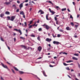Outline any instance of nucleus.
<instances>
[{"label":"nucleus","mask_w":80,"mask_h":80,"mask_svg":"<svg viewBox=\"0 0 80 80\" xmlns=\"http://www.w3.org/2000/svg\"><path fill=\"white\" fill-rule=\"evenodd\" d=\"M42 26L43 27L45 26V27H46V29L47 30H48L50 28V26L48 25H46V23H44V24L42 25Z\"/></svg>","instance_id":"nucleus-1"},{"label":"nucleus","mask_w":80,"mask_h":80,"mask_svg":"<svg viewBox=\"0 0 80 80\" xmlns=\"http://www.w3.org/2000/svg\"><path fill=\"white\" fill-rule=\"evenodd\" d=\"M14 31H16L17 32L18 31L20 33V35L22 34V32H21V30L20 29L18 30L17 29L15 28V29H14Z\"/></svg>","instance_id":"nucleus-2"},{"label":"nucleus","mask_w":80,"mask_h":80,"mask_svg":"<svg viewBox=\"0 0 80 80\" xmlns=\"http://www.w3.org/2000/svg\"><path fill=\"white\" fill-rule=\"evenodd\" d=\"M52 41V39L51 38H47L46 39V41L50 43V42Z\"/></svg>","instance_id":"nucleus-3"},{"label":"nucleus","mask_w":80,"mask_h":80,"mask_svg":"<svg viewBox=\"0 0 80 80\" xmlns=\"http://www.w3.org/2000/svg\"><path fill=\"white\" fill-rule=\"evenodd\" d=\"M40 12H41V14H43L44 13V12L42 10H39L38 12V13H39Z\"/></svg>","instance_id":"nucleus-4"},{"label":"nucleus","mask_w":80,"mask_h":80,"mask_svg":"<svg viewBox=\"0 0 80 80\" xmlns=\"http://www.w3.org/2000/svg\"><path fill=\"white\" fill-rule=\"evenodd\" d=\"M49 12H50L52 14V15H53L55 13V12L53 11H52L50 8H49Z\"/></svg>","instance_id":"nucleus-5"},{"label":"nucleus","mask_w":80,"mask_h":80,"mask_svg":"<svg viewBox=\"0 0 80 80\" xmlns=\"http://www.w3.org/2000/svg\"><path fill=\"white\" fill-rule=\"evenodd\" d=\"M15 18V16H12L11 17V19H10V20L11 21H13L14 20Z\"/></svg>","instance_id":"nucleus-6"},{"label":"nucleus","mask_w":80,"mask_h":80,"mask_svg":"<svg viewBox=\"0 0 80 80\" xmlns=\"http://www.w3.org/2000/svg\"><path fill=\"white\" fill-rule=\"evenodd\" d=\"M53 43L54 44H56V45H58L60 44V42L58 41H53Z\"/></svg>","instance_id":"nucleus-7"},{"label":"nucleus","mask_w":80,"mask_h":80,"mask_svg":"<svg viewBox=\"0 0 80 80\" xmlns=\"http://www.w3.org/2000/svg\"><path fill=\"white\" fill-rule=\"evenodd\" d=\"M66 30L67 31H71L72 30V28H70L69 27H66Z\"/></svg>","instance_id":"nucleus-8"},{"label":"nucleus","mask_w":80,"mask_h":80,"mask_svg":"<svg viewBox=\"0 0 80 80\" xmlns=\"http://www.w3.org/2000/svg\"><path fill=\"white\" fill-rule=\"evenodd\" d=\"M1 65H2L5 68H7L8 69V68L7 67V66H6V65H4V64H3V63H2V62H1Z\"/></svg>","instance_id":"nucleus-9"},{"label":"nucleus","mask_w":80,"mask_h":80,"mask_svg":"<svg viewBox=\"0 0 80 80\" xmlns=\"http://www.w3.org/2000/svg\"><path fill=\"white\" fill-rule=\"evenodd\" d=\"M42 48L41 46H39V47H38V50L39 52H40L42 50Z\"/></svg>","instance_id":"nucleus-10"},{"label":"nucleus","mask_w":80,"mask_h":80,"mask_svg":"<svg viewBox=\"0 0 80 80\" xmlns=\"http://www.w3.org/2000/svg\"><path fill=\"white\" fill-rule=\"evenodd\" d=\"M21 46L22 47V48H23L24 49H27V47L26 46L24 45H21Z\"/></svg>","instance_id":"nucleus-11"},{"label":"nucleus","mask_w":80,"mask_h":80,"mask_svg":"<svg viewBox=\"0 0 80 80\" xmlns=\"http://www.w3.org/2000/svg\"><path fill=\"white\" fill-rule=\"evenodd\" d=\"M48 16H49V14H46V19L48 20H50L49 18H48Z\"/></svg>","instance_id":"nucleus-12"},{"label":"nucleus","mask_w":80,"mask_h":80,"mask_svg":"<svg viewBox=\"0 0 80 80\" xmlns=\"http://www.w3.org/2000/svg\"><path fill=\"white\" fill-rule=\"evenodd\" d=\"M4 4H5L7 5H8L9 4H11V2H4Z\"/></svg>","instance_id":"nucleus-13"},{"label":"nucleus","mask_w":80,"mask_h":80,"mask_svg":"<svg viewBox=\"0 0 80 80\" xmlns=\"http://www.w3.org/2000/svg\"><path fill=\"white\" fill-rule=\"evenodd\" d=\"M72 59L74 60H77L78 59L75 58V57H72Z\"/></svg>","instance_id":"nucleus-14"},{"label":"nucleus","mask_w":80,"mask_h":80,"mask_svg":"<svg viewBox=\"0 0 80 80\" xmlns=\"http://www.w3.org/2000/svg\"><path fill=\"white\" fill-rule=\"evenodd\" d=\"M19 73L21 74H23L24 73V72H23V71H19Z\"/></svg>","instance_id":"nucleus-15"},{"label":"nucleus","mask_w":80,"mask_h":80,"mask_svg":"<svg viewBox=\"0 0 80 80\" xmlns=\"http://www.w3.org/2000/svg\"><path fill=\"white\" fill-rule=\"evenodd\" d=\"M23 7V3H21L19 5V7L21 8Z\"/></svg>","instance_id":"nucleus-16"},{"label":"nucleus","mask_w":80,"mask_h":80,"mask_svg":"<svg viewBox=\"0 0 80 80\" xmlns=\"http://www.w3.org/2000/svg\"><path fill=\"white\" fill-rule=\"evenodd\" d=\"M5 14H7V15H9L10 13L9 12L6 11V12Z\"/></svg>","instance_id":"nucleus-17"},{"label":"nucleus","mask_w":80,"mask_h":80,"mask_svg":"<svg viewBox=\"0 0 80 80\" xmlns=\"http://www.w3.org/2000/svg\"><path fill=\"white\" fill-rule=\"evenodd\" d=\"M37 39H38V41H41V39H40V36H38Z\"/></svg>","instance_id":"nucleus-18"},{"label":"nucleus","mask_w":80,"mask_h":80,"mask_svg":"<svg viewBox=\"0 0 80 80\" xmlns=\"http://www.w3.org/2000/svg\"><path fill=\"white\" fill-rule=\"evenodd\" d=\"M42 73H43V75H44V76L47 77V75L46 74L45 72V71H43L42 72Z\"/></svg>","instance_id":"nucleus-19"},{"label":"nucleus","mask_w":80,"mask_h":80,"mask_svg":"<svg viewBox=\"0 0 80 80\" xmlns=\"http://www.w3.org/2000/svg\"><path fill=\"white\" fill-rule=\"evenodd\" d=\"M13 68L16 71H18V69L17 68H16V67H13Z\"/></svg>","instance_id":"nucleus-20"},{"label":"nucleus","mask_w":80,"mask_h":80,"mask_svg":"<svg viewBox=\"0 0 80 80\" xmlns=\"http://www.w3.org/2000/svg\"><path fill=\"white\" fill-rule=\"evenodd\" d=\"M20 14L21 15H22H22L24 14V12H23V11L20 12Z\"/></svg>","instance_id":"nucleus-21"},{"label":"nucleus","mask_w":80,"mask_h":80,"mask_svg":"<svg viewBox=\"0 0 80 80\" xmlns=\"http://www.w3.org/2000/svg\"><path fill=\"white\" fill-rule=\"evenodd\" d=\"M72 62H73V61H71L70 60L69 61H67L66 62H67V63H69Z\"/></svg>","instance_id":"nucleus-22"},{"label":"nucleus","mask_w":80,"mask_h":80,"mask_svg":"<svg viewBox=\"0 0 80 80\" xmlns=\"http://www.w3.org/2000/svg\"><path fill=\"white\" fill-rule=\"evenodd\" d=\"M4 16V14L3 13H2L0 14V17L1 18L2 17Z\"/></svg>","instance_id":"nucleus-23"},{"label":"nucleus","mask_w":80,"mask_h":80,"mask_svg":"<svg viewBox=\"0 0 80 80\" xmlns=\"http://www.w3.org/2000/svg\"><path fill=\"white\" fill-rule=\"evenodd\" d=\"M66 10V8H62V9H61V10L62 11H64Z\"/></svg>","instance_id":"nucleus-24"},{"label":"nucleus","mask_w":80,"mask_h":80,"mask_svg":"<svg viewBox=\"0 0 80 80\" xmlns=\"http://www.w3.org/2000/svg\"><path fill=\"white\" fill-rule=\"evenodd\" d=\"M46 2H48L49 3H50L51 4H52V2L51 1H46Z\"/></svg>","instance_id":"nucleus-25"},{"label":"nucleus","mask_w":80,"mask_h":80,"mask_svg":"<svg viewBox=\"0 0 80 80\" xmlns=\"http://www.w3.org/2000/svg\"><path fill=\"white\" fill-rule=\"evenodd\" d=\"M70 24L72 26H74V24L73 22H71L70 23Z\"/></svg>","instance_id":"nucleus-26"},{"label":"nucleus","mask_w":80,"mask_h":80,"mask_svg":"<svg viewBox=\"0 0 80 80\" xmlns=\"http://www.w3.org/2000/svg\"><path fill=\"white\" fill-rule=\"evenodd\" d=\"M12 7L14 8L15 9H16L17 7H16L15 5V4L13 5Z\"/></svg>","instance_id":"nucleus-27"},{"label":"nucleus","mask_w":80,"mask_h":80,"mask_svg":"<svg viewBox=\"0 0 80 80\" xmlns=\"http://www.w3.org/2000/svg\"><path fill=\"white\" fill-rule=\"evenodd\" d=\"M56 8H57V9L58 10L59 9H60V8H59V7L58 6H56Z\"/></svg>","instance_id":"nucleus-28"},{"label":"nucleus","mask_w":80,"mask_h":80,"mask_svg":"<svg viewBox=\"0 0 80 80\" xmlns=\"http://www.w3.org/2000/svg\"><path fill=\"white\" fill-rule=\"evenodd\" d=\"M74 55L75 56H79L78 54H74Z\"/></svg>","instance_id":"nucleus-29"},{"label":"nucleus","mask_w":80,"mask_h":80,"mask_svg":"<svg viewBox=\"0 0 80 80\" xmlns=\"http://www.w3.org/2000/svg\"><path fill=\"white\" fill-rule=\"evenodd\" d=\"M78 67L79 68H80V64L78 63Z\"/></svg>","instance_id":"nucleus-30"},{"label":"nucleus","mask_w":80,"mask_h":80,"mask_svg":"<svg viewBox=\"0 0 80 80\" xmlns=\"http://www.w3.org/2000/svg\"><path fill=\"white\" fill-rule=\"evenodd\" d=\"M38 31H42V28H40L38 29Z\"/></svg>","instance_id":"nucleus-31"},{"label":"nucleus","mask_w":80,"mask_h":80,"mask_svg":"<svg viewBox=\"0 0 80 80\" xmlns=\"http://www.w3.org/2000/svg\"><path fill=\"white\" fill-rule=\"evenodd\" d=\"M0 38H1V40L2 41H3L4 42V40H3V38H2V37H1Z\"/></svg>","instance_id":"nucleus-32"},{"label":"nucleus","mask_w":80,"mask_h":80,"mask_svg":"<svg viewBox=\"0 0 80 80\" xmlns=\"http://www.w3.org/2000/svg\"><path fill=\"white\" fill-rule=\"evenodd\" d=\"M20 39H25V38H24L23 37H20Z\"/></svg>","instance_id":"nucleus-33"},{"label":"nucleus","mask_w":80,"mask_h":80,"mask_svg":"<svg viewBox=\"0 0 80 80\" xmlns=\"http://www.w3.org/2000/svg\"><path fill=\"white\" fill-rule=\"evenodd\" d=\"M56 24H58V22H59V21L58 20H57L56 21Z\"/></svg>","instance_id":"nucleus-34"},{"label":"nucleus","mask_w":80,"mask_h":80,"mask_svg":"<svg viewBox=\"0 0 80 80\" xmlns=\"http://www.w3.org/2000/svg\"><path fill=\"white\" fill-rule=\"evenodd\" d=\"M54 20H55V21H57V17H54Z\"/></svg>","instance_id":"nucleus-35"},{"label":"nucleus","mask_w":80,"mask_h":80,"mask_svg":"<svg viewBox=\"0 0 80 80\" xmlns=\"http://www.w3.org/2000/svg\"><path fill=\"white\" fill-rule=\"evenodd\" d=\"M25 26L26 27L27 26V23L26 22H24Z\"/></svg>","instance_id":"nucleus-36"},{"label":"nucleus","mask_w":80,"mask_h":80,"mask_svg":"<svg viewBox=\"0 0 80 80\" xmlns=\"http://www.w3.org/2000/svg\"><path fill=\"white\" fill-rule=\"evenodd\" d=\"M62 54H65V55H68V53L66 52H64L62 53Z\"/></svg>","instance_id":"nucleus-37"},{"label":"nucleus","mask_w":80,"mask_h":80,"mask_svg":"<svg viewBox=\"0 0 80 80\" xmlns=\"http://www.w3.org/2000/svg\"><path fill=\"white\" fill-rule=\"evenodd\" d=\"M31 37H35V35H31Z\"/></svg>","instance_id":"nucleus-38"},{"label":"nucleus","mask_w":80,"mask_h":80,"mask_svg":"<svg viewBox=\"0 0 80 80\" xmlns=\"http://www.w3.org/2000/svg\"><path fill=\"white\" fill-rule=\"evenodd\" d=\"M59 31L60 32H63V30L62 29H60L59 30Z\"/></svg>","instance_id":"nucleus-39"},{"label":"nucleus","mask_w":80,"mask_h":80,"mask_svg":"<svg viewBox=\"0 0 80 80\" xmlns=\"http://www.w3.org/2000/svg\"><path fill=\"white\" fill-rule=\"evenodd\" d=\"M63 64H64V65L65 66H66L68 65V64H66V63H63Z\"/></svg>","instance_id":"nucleus-40"},{"label":"nucleus","mask_w":80,"mask_h":80,"mask_svg":"<svg viewBox=\"0 0 80 80\" xmlns=\"http://www.w3.org/2000/svg\"><path fill=\"white\" fill-rule=\"evenodd\" d=\"M60 36H61V35L60 34H58V37L59 38L60 37Z\"/></svg>","instance_id":"nucleus-41"},{"label":"nucleus","mask_w":80,"mask_h":80,"mask_svg":"<svg viewBox=\"0 0 80 80\" xmlns=\"http://www.w3.org/2000/svg\"><path fill=\"white\" fill-rule=\"evenodd\" d=\"M7 18H8V20H10V17L9 16H8V17H7Z\"/></svg>","instance_id":"nucleus-42"},{"label":"nucleus","mask_w":80,"mask_h":80,"mask_svg":"<svg viewBox=\"0 0 80 80\" xmlns=\"http://www.w3.org/2000/svg\"><path fill=\"white\" fill-rule=\"evenodd\" d=\"M52 36H53V37L54 38H56L57 37V36H56V35H54V34H52Z\"/></svg>","instance_id":"nucleus-43"},{"label":"nucleus","mask_w":80,"mask_h":80,"mask_svg":"<svg viewBox=\"0 0 80 80\" xmlns=\"http://www.w3.org/2000/svg\"><path fill=\"white\" fill-rule=\"evenodd\" d=\"M78 25H75V27L76 28H77L78 27Z\"/></svg>","instance_id":"nucleus-44"},{"label":"nucleus","mask_w":80,"mask_h":80,"mask_svg":"<svg viewBox=\"0 0 80 80\" xmlns=\"http://www.w3.org/2000/svg\"><path fill=\"white\" fill-rule=\"evenodd\" d=\"M32 25H31L29 27V28H32Z\"/></svg>","instance_id":"nucleus-45"},{"label":"nucleus","mask_w":80,"mask_h":80,"mask_svg":"<svg viewBox=\"0 0 80 80\" xmlns=\"http://www.w3.org/2000/svg\"><path fill=\"white\" fill-rule=\"evenodd\" d=\"M17 2L19 4L20 3V2L19 0H18L17 1Z\"/></svg>","instance_id":"nucleus-46"},{"label":"nucleus","mask_w":80,"mask_h":80,"mask_svg":"<svg viewBox=\"0 0 80 80\" xmlns=\"http://www.w3.org/2000/svg\"><path fill=\"white\" fill-rule=\"evenodd\" d=\"M66 69L68 70H70V69L68 67L67 68H66Z\"/></svg>","instance_id":"nucleus-47"},{"label":"nucleus","mask_w":80,"mask_h":80,"mask_svg":"<svg viewBox=\"0 0 80 80\" xmlns=\"http://www.w3.org/2000/svg\"><path fill=\"white\" fill-rule=\"evenodd\" d=\"M70 18L73 19V17H72V15H70Z\"/></svg>","instance_id":"nucleus-48"},{"label":"nucleus","mask_w":80,"mask_h":80,"mask_svg":"<svg viewBox=\"0 0 80 80\" xmlns=\"http://www.w3.org/2000/svg\"><path fill=\"white\" fill-rule=\"evenodd\" d=\"M12 72L14 73H15V71H14V70L13 69H12Z\"/></svg>","instance_id":"nucleus-49"},{"label":"nucleus","mask_w":80,"mask_h":80,"mask_svg":"<svg viewBox=\"0 0 80 80\" xmlns=\"http://www.w3.org/2000/svg\"><path fill=\"white\" fill-rule=\"evenodd\" d=\"M74 37L75 38H78V36L77 35H74Z\"/></svg>","instance_id":"nucleus-50"},{"label":"nucleus","mask_w":80,"mask_h":80,"mask_svg":"<svg viewBox=\"0 0 80 80\" xmlns=\"http://www.w3.org/2000/svg\"><path fill=\"white\" fill-rule=\"evenodd\" d=\"M80 16V15H79V14H78V15H77V18H78Z\"/></svg>","instance_id":"nucleus-51"},{"label":"nucleus","mask_w":80,"mask_h":80,"mask_svg":"<svg viewBox=\"0 0 80 80\" xmlns=\"http://www.w3.org/2000/svg\"><path fill=\"white\" fill-rule=\"evenodd\" d=\"M51 63H52L55 64V62H54V61H52L51 62Z\"/></svg>","instance_id":"nucleus-52"},{"label":"nucleus","mask_w":80,"mask_h":80,"mask_svg":"<svg viewBox=\"0 0 80 80\" xmlns=\"http://www.w3.org/2000/svg\"><path fill=\"white\" fill-rule=\"evenodd\" d=\"M19 11V9H18L17 10L16 12H18Z\"/></svg>","instance_id":"nucleus-53"},{"label":"nucleus","mask_w":80,"mask_h":80,"mask_svg":"<svg viewBox=\"0 0 80 80\" xmlns=\"http://www.w3.org/2000/svg\"><path fill=\"white\" fill-rule=\"evenodd\" d=\"M7 46L8 49L10 50V48L9 47H8L7 45Z\"/></svg>","instance_id":"nucleus-54"},{"label":"nucleus","mask_w":80,"mask_h":80,"mask_svg":"<svg viewBox=\"0 0 80 80\" xmlns=\"http://www.w3.org/2000/svg\"><path fill=\"white\" fill-rule=\"evenodd\" d=\"M72 4L74 5H75V2H72Z\"/></svg>","instance_id":"nucleus-55"},{"label":"nucleus","mask_w":80,"mask_h":80,"mask_svg":"<svg viewBox=\"0 0 80 80\" xmlns=\"http://www.w3.org/2000/svg\"><path fill=\"white\" fill-rule=\"evenodd\" d=\"M67 10H68V12H70V11L69 10V8H68Z\"/></svg>","instance_id":"nucleus-56"},{"label":"nucleus","mask_w":80,"mask_h":80,"mask_svg":"<svg viewBox=\"0 0 80 80\" xmlns=\"http://www.w3.org/2000/svg\"><path fill=\"white\" fill-rule=\"evenodd\" d=\"M1 79L2 80H4V79H3V78H2V77H1Z\"/></svg>","instance_id":"nucleus-57"},{"label":"nucleus","mask_w":80,"mask_h":80,"mask_svg":"<svg viewBox=\"0 0 80 80\" xmlns=\"http://www.w3.org/2000/svg\"><path fill=\"white\" fill-rule=\"evenodd\" d=\"M30 48V47H28V48H27V49L29 50V49Z\"/></svg>","instance_id":"nucleus-58"},{"label":"nucleus","mask_w":80,"mask_h":80,"mask_svg":"<svg viewBox=\"0 0 80 80\" xmlns=\"http://www.w3.org/2000/svg\"><path fill=\"white\" fill-rule=\"evenodd\" d=\"M23 17L24 18H25V15L24 14V15H23Z\"/></svg>","instance_id":"nucleus-59"},{"label":"nucleus","mask_w":80,"mask_h":80,"mask_svg":"<svg viewBox=\"0 0 80 80\" xmlns=\"http://www.w3.org/2000/svg\"><path fill=\"white\" fill-rule=\"evenodd\" d=\"M8 27H9V28H12V26H8Z\"/></svg>","instance_id":"nucleus-60"},{"label":"nucleus","mask_w":80,"mask_h":80,"mask_svg":"<svg viewBox=\"0 0 80 80\" xmlns=\"http://www.w3.org/2000/svg\"><path fill=\"white\" fill-rule=\"evenodd\" d=\"M78 77H80V73H78Z\"/></svg>","instance_id":"nucleus-61"},{"label":"nucleus","mask_w":80,"mask_h":80,"mask_svg":"<svg viewBox=\"0 0 80 80\" xmlns=\"http://www.w3.org/2000/svg\"><path fill=\"white\" fill-rule=\"evenodd\" d=\"M32 22V21H31L30 22V24H31Z\"/></svg>","instance_id":"nucleus-62"},{"label":"nucleus","mask_w":80,"mask_h":80,"mask_svg":"<svg viewBox=\"0 0 80 80\" xmlns=\"http://www.w3.org/2000/svg\"><path fill=\"white\" fill-rule=\"evenodd\" d=\"M28 0H26L25 1V2H28Z\"/></svg>","instance_id":"nucleus-63"},{"label":"nucleus","mask_w":80,"mask_h":80,"mask_svg":"<svg viewBox=\"0 0 80 80\" xmlns=\"http://www.w3.org/2000/svg\"><path fill=\"white\" fill-rule=\"evenodd\" d=\"M19 80H22V78H20Z\"/></svg>","instance_id":"nucleus-64"}]
</instances>
